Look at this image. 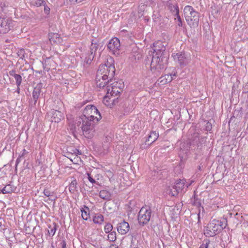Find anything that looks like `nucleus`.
Here are the masks:
<instances>
[{"mask_svg": "<svg viewBox=\"0 0 248 248\" xmlns=\"http://www.w3.org/2000/svg\"><path fill=\"white\" fill-rule=\"evenodd\" d=\"M169 75H171V77H173V78H174V77H176V74L175 73H171V74H169Z\"/></svg>", "mask_w": 248, "mask_h": 248, "instance_id": "nucleus-55", "label": "nucleus"}, {"mask_svg": "<svg viewBox=\"0 0 248 248\" xmlns=\"http://www.w3.org/2000/svg\"><path fill=\"white\" fill-rule=\"evenodd\" d=\"M154 54L153 55L160 56L166 55L165 51V47L162 45V43L157 42L154 44Z\"/></svg>", "mask_w": 248, "mask_h": 248, "instance_id": "nucleus-10", "label": "nucleus"}, {"mask_svg": "<svg viewBox=\"0 0 248 248\" xmlns=\"http://www.w3.org/2000/svg\"><path fill=\"white\" fill-rule=\"evenodd\" d=\"M117 231L121 234H125L129 231L130 227L128 223L123 221L117 225Z\"/></svg>", "mask_w": 248, "mask_h": 248, "instance_id": "nucleus-13", "label": "nucleus"}, {"mask_svg": "<svg viewBox=\"0 0 248 248\" xmlns=\"http://www.w3.org/2000/svg\"><path fill=\"white\" fill-rule=\"evenodd\" d=\"M14 78L16 80V86H20L22 81L21 75L20 74H16Z\"/></svg>", "mask_w": 248, "mask_h": 248, "instance_id": "nucleus-29", "label": "nucleus"}, {"mask_svg": "<svg viewBox=\"0 0 248 248\" xmlns=\"http://www.w3.org/2000/svg\"><path fill=\"white\" fill-rule=\"evenodd\" d=\"M117 84L118 83L113 86H107V94L108 96V94H110V96H117L122 92V90L121 88L119 86H117Z\"/></svg>", "mask_w": 248, "mask_h": 248, "instance_id": "nucleus-12", "label": "nucleus"}, {"mask_svg": "<svg viewBox=\"0 0 248 248\" xmlns=\"http://www.w3.org/2000/svg\"><path fill=\"white\" fill-rule=\"evenodd\" d=\"M73 152H74V154H75L76 155H81V151H79V150L77 149H75V150H73Z\"/></svg>", "mask_w": 248, "mask_h": 248, "instance_id": "nucleus-46", "label": "nucleus"}, {"mask_svg": "<svg viewBox=\"0 0 248 248\" xmlns=\"http://www.w3.org/2000/svg\"><path fill=\"white\" fill-rule=\"evenodd\" d=\"M112 229H113L112 225L110 223H108L105 226L104 231L106 233H108L111 232Z\"/></svg>", "mask_w": 248, "mask_h": 248, "instance_id": "nucleus-32", "label": "nucleus"}, {"mask_svg": "<svg viewBox=\"0 0 248 248\" xmlns=\"http://www.w3.org/2000/svg\"><path fill=\"white\" fill-rule=\"evenodd\" d=\"M244 90L246 92L248 93V82L245 85Z\"/></svg>", "mask_w": 248, "mask_h": 248, "instance_id": "nucleus-51", "label": "nucleus"}, {"mask_svg": "<svg viewBox=\"0 0 248 248\" xmlns=\"http://www.w3.org/2000/svg\"><path fill=\"white\" fill-rule=\"evenodd\" d=\"M110 193L106 190H102L100 191L99 196L102 199L109 200L111 198Z\"/></svg>", "mask_w": 248, "mask_h": 248, "instance_id": "nucleus-24", "label": "nucleus"}, {"mask_svg": "<svg viewBox=\"0 0 248 248\" xmlns=\"http://www.w3.org/2000/svg\"><path fill=\"white\" fill-rule=\"evenodd\" d=\"M227 222V219L225 218H223L222 220H218V223H219V225L221 228L220 229L221 231L226 228Z\"/></svg>", "mask_w": 248, "mask_h": 248, "instance_id": "nucleus-33", "label": "nucleus"}, {"mask_svg": "<svg viewBox=\"0 0 248 248\" xmlns=\"http://www.w3.org/2000/svg\"><path fill=\"white\" fill-rule=\"evenodd\" d=\"M205 240H203L202 244L200 246V248H204V247L203 246H205Z\"/></svg>", "mask_w": 248, "mask_h": 248, "instance_id": "nucleus-54", "label": "nucleus"}, {"mask_svg": "<svg viewBox=\"0 0 248 248\" xmlns=\"http://www.w3.org/2000/svg\"><path fill=\"white\" fill-rule=\"evenodd\" d=\"M202 167V164H200V165H199L198 167V169L199 170H201V168Z\"/></svg>", "mask_w": 248, "mask_h": 248, "instance_id": "nucleus-57", "label": "nucleus"}, {"mask_svg": "<svg viewBox=\"0 0 248 248\" xmlns=\"http://www.w3.org/2000/svg\"><path fill=\"white\" fill-rule=\"evenodd\" d=\"M173 79V77H171V75H169V74H166L163 76H161L159 78V82L162 84H165L171 82Z\"/></svg>", "mask_w": 248, "mask_h": 248, "instance_id": "nucleus-22", "label": "nucleus"}, {"mask_svg": "<svg viewBox=\"0 0 248 248\" xmlns=\"http://www.w3.org/2000/svg\"><path fill=\"white\" fill-rule=\"evenodd\" d=\"M44 6V12L46 15H48L50 12V8L46 4L43 5Z\"/></svg>", "mask_w": 248, "mask_h": 248, "instance_id": "nucleus-42", "label": "nucleus"}, {"mask_svg": "<svg viewBox=\"0 0 248 248\" xmlns=\"http://www.w3.org/2000/svg\"><path fill=\"white\" fill-rule=\"evenodd\" d=\"M176 17L175 18V20H177L178 23V26L179 27H182L183 26V21L182 20L180 17V16L179 15V12H177V14H175L174 15Z\"/></svg>", "mask_w": 248, "mask_h": 248, "instance_id": "nucleus-31", "label": "nucleus"}, {"mask_svg": "<svg viewBox=\"0 0 248 248\" xmlns=\"http://www.w3.org/2000/svg\"><path fill=\"white\" fill-rule=\"evenodd\" d=\"M200 213H201V211H199L198 214V223H200V218H201V217H200Z\"/></svg>", "mask_w": 248, "mask_h": 248, "instance_id": "nucleus-52", "label": "nucleus"}, {"mask_svg": "<svg viewBox=\"0 0 248 248\" xmlns=\"http://www.w3.org/2000/svg\"><path fill=\"white\" fill-rule=\"evenodd\" d=\"M109 248H119L118 246H117L116 245H111Z\"/></svg>", "mask_w": 248, "mask_h": 248, "instance_id": "nucleus-53", "label": "nucleus"}, {"mask_svg": "<svg viewBox=\"0 0 248 248\" xmlns=\"http://www.w3.org/2000/svg\"><path fill=\"white\" fill-rule=\"evenodd\" d=\"M78 183L77 180L73 178L71 182L69 185V190L70 193H75L76 192L78 191Z\"/></svg>", "mask_w": 248, "mask_h": 248, "instance_id": "nucleus-18", "label": "nucleus"}, {"mask_svg": "<svg viewBox=\"0 0 248 248\" xmlns=\"http://www.w3.org/2000/svg\"><path fill=\"white\" fill-rule=\"evenodd\" d=\"M69 1L73 4H76L82 1V0H69Z\"/></svg>", "mask_w": 248, "mask_h": 248, "instance_id": "nucleus-48", "label": "nucleus"}, {"mask_svg": "<svg viewBox=\"0 0 248 248\" xmlns=\"http://www.w3.org/2000/svg\"><path fill=\"white\" fill-rule=\"evenodd\" d=\"M62 248H66V243L64 240H62L61 243Z\"/></svg>", "mask_w": 248, "mask_h": 248, "instance_id": "nucleus-49", "label": "nucleus"}, {"mask_svg": "<svg viewBox=\"0 0 248 248\" xmlns=\"http://www.w3.org/2000/svg\"><path fill=\"white\" fill-rule=\"evenodd\" d=\"M179 191L174 186V185L171 187L169 193L172 196H176L179 193Z\"/></svg>", "mask_w": 248, "mask_h": 248, "instance_id": "nucleus-28", "label": "nucleus"}, {"mask_svg": "<svg viewBox=\"0 0 248 248\" xmlns=\"http://www.w3.org/2000/svg\"><path fill=\"white\" fill-rule=\"evenodd\" d=\"M172 56L174 60L177 61L182 67L186 66L188 62V59L186 56L185 53H177Z\"/></svg>", "mask_w": 248, "mask_h": 248, "instance_id": "nucleus-11", "label": "nucleus"}, {"mask_svg": "<svg viewBox=\"0 0 248 248\" xmlns=\"http://www.w3.org/2000/svg\"><path fill=\"white\" fill-rule=\"evenodd\" d=\"M107 48L112 54L118 56L120 54L121 44L118 38L114 37L109 40Z\"/></svg>", "mask_w": 248, "mask_h": 248, "instance_id": "nucleus-7", "label": "nucleus"}, {"mask_svg": "<svg viewBox=\"0 0 248 248\" xmlns=\"http://www.w3.org/2000/svg\"><path fill=\"white\" fill-rule=\"evenodd\" d=\"M48 233L49 236L52 237L55 233L58 227V225L55 222H53L48 226Z\"/></svg>", "mask_w": 248, "mask_h": 248, "instance_id": "nucleus-20", "label": "nucleus"}, {"mask_svg": "<svg viewBox=\"0 0 248 248\" xmlns=\"http://www.w3.org/2000/svg\"><path fill=\"white\" fill-rule=\"evenodd\" d=\"M212 129V125L211 122H208L205 125V130L207 131H210Z\"/></svg>", "mask_w": 248, "mask_h": 248, "instance_id": "nucleus-39", "label": "nucleus"}, {"mask_svg": "<svg viewBox=\"0 0 248 248\" xmlns=\"http://www.w3.org/2000/svg\"><path fill=\"white\" fill-rule=\"evenodd\" d=\"M218 220L214 219L210 221L204 230V234L208 237H212L216 235L221 232V227L219 225Z\"/></svg>", "mask_w": 248, "mask_h": 248, "instance_id": "nucleus-5", "label": "nucleus"}, {"mask_svg": "<svg viewBox=\"0 0 248 248\" xmlns=\"http://www.w3.org/2000/svg\"><path fill=\"white\" fill-rule=\"evenodd\" d=\"M15 70H11L9 72V74L10 76L14 77L17 74H16Z\"/></svg>", "mask_w": 248, "mask_h": 248, "instance_id": "nucleus-45", "label": "nucleus"}, {"mask_svg": "<svg viewBox=\"0 0 248 248\" xmlns=\"http://www.w3.org/2000/svg\"><path fill=\"white\" fill-rule=\"evenodd\" d=\"M166 6L169 10L173 15L179 12V9L177 3L175 1L169 0L166 2Z\"/></svg>", "mask_w": 248, "mask_h": 248, "instance_id": "nucleus-14", "label": "nucleus"}, {"mask_svg": "<svg viewBox=\"0 0 248 248\" xmlns=\"http://www.w3.org/2000/svg\"><path fill=\"white\" fill-rule=\"evenodd\" d=\"M43 193H44V195L47 197H52L53 194H54V193L53 192H51L47 188H45L44 190Z\"/></svg>", "mask_w": 248, "mask_h": 248, "instance_id": "nucleus-38", "label": "nucleus"}, {"mask_svg": "<svg viewBox=\"0 0 248 248\" xmlns=\"http://www.w3.org/2000/svg\"><path fill=\"white\" fill-rule=\"evenodd\" d=\"M12 20L10 18L0 19V33H7L12 27Z\"/></svg>", "mask_w": 248, "mask_h": 248, "instance_id": "nucleus-9", "label": "nucleus"}, {"mask_svg": "<svg viewBox=\"0 0 248 248\" xmlns=\"http://www.w3.org/2000/svg\"><path fill=\"white\" fill-rule=\"evenodd\" d=\"M159 134L156 131H152L148 137V139L145 141V144L148 145H151L155 142L158 138Z\"/></svg>", "mask_w": 248, "mask_h": 248, "instance_id": "nucleus-17", "label": "nucleus"}, {"mask_svg": "<svg viewBox=\"0 0 248 248\" xmlns=\"http://www.w3.org/2000/svg\"><path fill=\"white\" fill-rule=\"evenodd\" d=\"M28 153V152L25 149H24L22 151V153L19 155V157L21 158L24 157Z\"/></svg>", "mask_w": 248, "mask_h": 248, "instance_id": "nucleus-43", "label": "nucleus"}, {"mask_svg": "<svg viewBox=\"0 0 248 248\" xmlns=\"http://www.w3.org/2000/svg\"><path fill=\"white\" fill-rule=\"evenodd\" d=\"M194 205L199 206L201 205V203L200 202H197V200H195L194 202L193 203Z\"/></svg>", "mask_w": 248, "mask_h": 248, "instance_id": "nucleus-50", "label": "nucleus"}, {"mask_svg": "<svg viewBox=\"0 0 248 248\" xmlns=\"http://www.w3.org/2000/svg\"><path fill=\"white\" fill-rule=\"evenodd\" d=\"M50 58H46V60H45V64L43 63L44 68V69L46 68V70L47 71L50 69V68L46 67V65L47 64L46 63L50 61Z\"/></svg>", "mask_w": 248, "mask_h": 248, "instance_id": "nucleus-40", "label": "nucleus"}, {"mask_svg": "<svg viewBox=\"0 0 248 248\" xmlns=\"http://www.w3.org/2000/svg\"><path fill=\"white\" fill-rule=\"evenodd\" d=\"M98 44L97 43H92L90 48V55H89V58L90 61L92 60L94 58L95 53L98 47Z\"/></svg>", "mask_w": 248, "mask_h": 248, "instance_id": "nucleus-21", "label": "nucleus"}, {"mask_svg": "<svg viewBox=\"0 0 248 248\" xmlns=\"http://www.w3.org/2000/svg\"><path fill=\"white\" fill-rule=\"evenodd\" d=\"M88 178L89 181L92 184L96 183V182L95 181V179H93V177L91 176V175L89 173H88Z\"/></svg>", "mask_w": 248, "mask_h": 248, "instance_id": "nucleus-41", "label": "nucleus"}, {"mask_svg": "<svg viewBox=\"0 0 248 248\" xmlns=\"http://www.w3.org/2000/svg\"><path fill=\"white\" fill-rule=\"evenodd\" d=\"M102 81H103V80H102V79H100V82H102Z\"/></svg>", "mask_w": 248, "mask_h": 248, "instance_id": "nucleus-59", "label": "nucleus"}, {"mask_svg": "<svg viewBox=\"0 0 248 248\" xmlns=\"http://www.w3.org/2000/svg\"><path fill=\"white\" fill-rule=\"evenodd\" d=\"M16 187L14 185L9 184L5 186L1 190L2 194H8L15 191Z\"/></svg>", "mask_w": 248, "mask_h": 248, "instance_id": "nucleus-19", "label": "nucleus"}, {"mask_svg": "<svg viewBox=\"0 0 248 248\" xmlns=\"http://www.w3.org/2000/svg\"><path fill=\"white\" fill-rule=\"evenodd\" d=\"M42 87L43 84L42 83H39L37 84L36 86L34 88L33 91L32 92V97L34 101V104H36L38 99L39 97Z\"/></svg>", "mask_w": 248, "mask_h": 248, "instance_id": "nucleus-16", "label": "nucleus"}, {"mask_svg": "<svg viewBox=\"0 0 248 248\" xmlns=\"http://www.w3.org/2000/svg\"><path fill=\"white\" fill-rule=\"evenodd\" d=\"M46 2L45 0H37L34 2L33 5L36 6V7H40L42 5L46 4Z\"/></svg>", "mask_w": 248, "mask_h": 248, "instance_id": "nucleus-37", "label": "nucleus"}, {"mask_svg": "<svg viewBox=\"0 0 248 248\" xmlns=\"http://www.w3.org/2000/svg\"><path fill=\"white\" fill-rule=\"evenodd\" d=\"M17 54L18 56L20 58V59L24 60L25 58V55L26 54L25 49L23 48L20 49L17 52Z\"/></svg>", "mask_w": 248, "mask_h": 248, "instance_id": "nucleus-34", "label": "nucleus"}, {"mask_svg": "<svg viewBox=\"0 0 248 248\" xmlns=\"http://www.w3.org/2000/svg\"><path fill=\"white\" fill-rule=\"evenodd\" d=\"M19 160V158H18L16 159V162L17 163V162H18Z\"/></svg>", "mask_w": 248, "mask_h": 248, "instance_id": "nucleus-58", "label": "nucleus"}, {"mask_svg": "<svg viewBox=\"0 0 248 248\" xmlns=\"http://www.w3.org/2000/svg\"><path fill=\"white\" fill-rule=\"evenodd\" d=\"M184 14L187 24L191 28H195L198 26L200 14L193 7L186 6L184 9Z\"/></svg>", "mask_w": 248, "mask_h": 248, "instance_id": "nucleus-4", "label": "nucleus"}, {"mask_svg": "<svg viewBox=\"0 0 248 248\" xmlns=\"http://www.w3.org/2000/svg\"><path fill=\"white\" fill-rule=\"evenodd\" d=\"M102 65H106L107 68L110 67V66L115 67L114 64V60L111 57L107 60V61L105 63L103 64Z\"/></svg>", "mask_w": 248, "mask_h": 248, "instance_id": "nucleus-30", "label": "nucleus"}, {"mask_svg": "<svg viewBox=\"0 0 248 248\" xmlns=\"http://www.w3.org/2000/svg\"><path fill=\"white\" fill-rule=\"evenodd\" d=\"M102 118L96 107L93 105H87L84 109L83 115L79 117L78 123L82 124L81 128L84 136L92 139L95 134V124Z\"/></svg>", "mask_w": 248, "mask_h": 248, "instance_id": "nucleus-1", "label": "nucleus"}, {"mask_svg": "<svg viewBox=\"0 0 248 248\" xmlns=\"http://www.w3.org/2000/svg\"><path fill=\"white\" fill-rule=\"evenodd\" d=\"M4 18H9L4 12V9L2 6H0V19H2Z\"/></svg>", "mask_w": 248, "mask_h": 248, "instance_id": "nucleus-35", "label": "nucleus"}, {"mask_svg": "<svg viewBox=\"0 0 248 248\" xmlns=\"http://www.w3.org/2000/svg\"><path fill=\"white\" fill-rule=\"evenodd\" d=\"M108 97L109 98V101L112 102V104L113 105H115L118 103V97L116 98H113L114 96H106L105 98H107Z\"/></svg>", "mask_w": 248, "mask_h": 248, "instance_id": "nucleus-36", "label": "nucleus"}, {"mask_svg": "<svg viewBox=\"0 0 248 248\" xmlns=\"http://www.w3.org/2000/svg\"><path fill=\"white\" fill-rule=\"evenodd\" d=\"M80 211L81 212L82 217L84 220H87L90 218V210L87 206L84 205V208H82L80 209Z\"/></svg>", "mask_w": 248, "mask_h": 248, "instance_id": "nucleus-23", "label": "nucleus"}, {"mask_svg": "<svg viewBox=\"0 0 248 248\" xmlns=\"http://www.w3.org/2000/svg\"><path fill=\"white\" fill-rule=\"evenodd\" d=\"M168 56L166 55H153L151 63V70L155 76H158L167 64Z\"/></svg>", "mask_w": 248, "mask_h": 248, "instance_id": "nucleus-3", "label": "nucleus"}, {"mask_svg": "<svg viewBox=\"0 0 248 248\" xmlns=\"http://www.w3.org/2000/svg\"><path fill=\"white\" fill-rule=\"evenodd\" d=\"M205 246H203L204 247V248H208L210 243V241L208 239H205Z\"/></svg>", "mask_w": 248, "mask_h": 248, "instance_id": "nucleus-44", "label": "nucleus"}, {"mask_svg": "<svg viewBox=\"0 0 248 248\" xmlns=\"http://www.w3.org/2000/svg\"><path fill=\"white\" fill-rule=\"evenodd\" d=\"M206 137H200L199 134L194 133L192 136V140L190 142V145L191 147L201 148L202 145L205 143L206 140Z\"/></svg>", "mask_w": 248, "mask_h": 248, "instance_id": "nucleus-8", "label": "nucleus"}, {"mask_svg": "<svg viewBox=\"0 0 248 248\" xmlns=\"http://www.w3.org/2000/svg\"><path fill=\"white\" fill-rule=\"evenodd\" d=\"M51 121L55 123H59L63 118V114L60 111L52 110L50 112Z\"/></svg>", "mask_w": 248, "mask_h": 248, "instance_id": "nucleus-15", "label": "nucleus"}, {"mask_svg": "<svg viewBox=\"0 0 248 248\" xmlns=\"http://www.w3.org/2000/svg\"><path fill=\"white\" fill-rule=\"evenodd\" d=\"M108 240L110 242H114L116 239V232L115 231L109 233L108 235Z\"/></svg>", "mask_w": 248, "mask_h": 248, "instance_id": "nucleus-27", "label": "nucleus"}, {"mask_svg": "<svg viewBox=\"0 0 248 248\" xmlns=\"http://www.w3.org/2000/svg\"><path fill=\"white\" fill-rule=\"evenodd\" d=\"M115 73V67L107 68L106 65H100L95 78L96 86L100 89L105 87L113 78Z\"/></svg>", "mask_w": 248, "mask_h": 248, "instance_id": "nucleus-2", "label": "nucleus"}, {"mask_svg": "<svg viewBox=\"0 0 248 248\" xmlns=\"http://www.w3.org/2000/svg\"><path fill=\"white\" fill-rule=\"evenodd\" d=\"M57 199V197H54L53 195L52 197H48V200L51 201V202H53V203L55 202V201Z\"/></svg>", "mask_w": 248, "mask_h": 248, "instance_id": "nucleus-47", "label": "nucleus"}, {"mask_svg": "<svg viewBox=\"0 0 248 248\" xmlns=\"http://www.w3.org/2000/svg\"><path fill=\"white\" fill-rule=\"evenodd\" d=\"M152 215V211L150 207H142L138 214V221L140 225L144 226L150 221Z\"/></svg>", "mask_w": 248, "mask_h": 248, "instance_id": "nucleus-6", "label": "nucleus"}, {"mask_svg": "<svg viewBox=\"0 0 248 248\" xmlns=\"http://www.w3.org/2000/svg\"><path fill=\"white\" fill-rule=\"evenodd\" d=\"M93 220L95 224H101L104 221V217L101 214H97L93 217Z\"/></svg>", "mask_w": 248, "mask_h": 248, "instance_id": "nucleus-25", "label": "nucleus"}, {"mask_svg": "<svg viewBox=\"0 0 248 248\" xmlns=\"http://www.w3.org/2000/svg\"><path fill=\"white\" fill-rule=\"evenodd\" d=\"M20 86H17V90H16V93H20Z\"/></svg>", "mask_w": 248, "mask_h": 248, "instance_id": "nucleus-56", "label": "nucleus"}, {"mask_svg": "<svg viewBox=\"0 0 248 248\" xmlns=\"http://www.w3.org/2000/svg\"><path fill=\"white\" fill-rule=\"evenodd\" d=\"M185 182V181L184 180L179 179L176 181L174 184V186L180 192L184 188Z\"/></svg>", "mask_w": 248, "mask_h": 248, "instance_id": "nucleus-26", "label": "nucleus"}]
</instances>
